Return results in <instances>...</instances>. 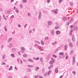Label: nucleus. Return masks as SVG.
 <instances>
[{
    "label": "nucleus",
    "instance_id": "1",
    "mask_svg": "<svg viewBox=\"0 0 78 78\" xmlns=\"http://www.w3.org/2000/svg\"><path fill=\"white\" fill-rule=\"evenodd\" d=\"M54 62H55V60L53 59L49 62V64H53L54 63Z\"/></svg>",
    "mask_w": 78,
    "mask_h": 78
},
{
    "label": "nucleus",
    "instance_id": "2",
    "mask_svg": "<svg viewBox=\"0 0 78 78\" xmlns=\"http://www.w3.org/2000/svg\"><path fill=\"white\" fill-rule=\"evenodd\" d=\"M52 12H54L55 14H57L58 13V9H56L55 10H52Z\"/></svg>",
    "mask_w": 78,
    "mask_h": 78
},
{
    "label": "nucleus",
    "instance_id": "3",
    "mask_svg": "<svg viewBox=\"0 0 78 78\" xmlns=\"http://www.w3.org/2000/svg\"><path fill=\"white\" fill-rule=\"evenodd\" d=\"M72 40L73 42H75V36L74 35H72Z\"/></svg>",
    "mask_w": 78,
    "mask_h": 78
},
{
    "label": "nucleus",
    "instance_id": "4",
    "mask_svg": "<svg viewBox=\"0 0 78 78\" xmlns=\"http://www.w3.org/2000/svg\"><path fill=\"white\" fill-rule=\"evenodd\" d=\"M69 45L71 47H73V45L71 42H69Z\"/></svg>",
    "mask_w": 78,
    "mask_h": 78
},
{
    "label": "nucleus",
    "instance_id": "5",
    "mask_svg": "<svg viewBox=\"0 0 78 78\" xmlns=\"http://www.w3.org/2000/svg\"><path fill=\"white\" fill-rule=\"evenodd\" d=\"M39 15L38 16V19H41V12H39Z\"/></svg>",
    "mask_w": 78,
    "mask_h": 78
},
{
    "label": "nucleus",
    "instance_id": "6",
    "mask_svg": "<svg viewBox=\"0 0 78 78\" xmlns=\"http://www.w3.org/2000/svg\"><path fill=\"white\" fill-rule=\"evenodd\" d=\"M63 20L64 21H66L67 20V18L66 16H64L63 18Z\"/></svg>",
    "mask_w": 78,
    "mask_h": 78
},
{
    "label": "nucleus",
    "instance_id": "7",
    "mask_svg": "<svg viewBox=\"0 0 78 78\" xmlns=\"http://www.w3.org/2000/svg\"><path fill=\"white\" fill-rule=\"evenodd\" d=\"M72 32H73V29H72L70 31L69 34L70 36H71L72 34Z\"/></svg>",
    "mask_w": 78,
    "mask_h": 78
},
{
    "label": "nucleus",
    "instance_id": "8",
    "mask_svg": "<svg viewBox=\"0 0 78 78\" xmlns=\"http://www.w3.org/2000/svg\"><path fill=\"white\" fill-rule=\"evenodd\" d=\"M73 29L74 31H77L78 30V27H74Z\"/></svg>",
    "mask_w": 78,
    "mask_h": 78
},
{
    "label": "nucleus",
    "instance_id": "9",
    "mask_svg": "<svg viewBox=\"0 0 78 78\" xmlns=\"http://www.w3.org/2000/svg\"><path fill=\"white\" fill-rule=\"evenodd\" d=\"M48 25H51V24H52V22H51L50 21H48Z\"/></svg>",
    "mask_w": 78,
    "mask_h": 78
},
{
    "label": "nucleus",
    "instance_id": "10",
    "mask_svg": "<svg viewBox=\"0 0 78 78\" xmlns=\"http://www.w3.org/2000/svg\"><path fill=\"white\" fill-rule=\"evenodd\" d=\"M56 34H60L61 33V32L59 31H57L56 32Z\"/></svg>",
    "mask_w": 78,
    "mask_h": 78
},
{
    "label": "nucleus",
    "instance_id": "11",
    "mask_svg": "<svg viewBox=\"0 0 78 78\" xmlns=\"http://www.w3.org/2000/svg\"><path fill=\"white\" fill-rule=\"evenodd\" d=\"M55 72L56 73L58 72V68H56L55 70Z\"/></svg>",
    "mask_w": 78,
    "mask_h": 78
},
{
    "label": "nucleus",
    "instance_id": "12",
    "mask_svg": "<svg viewBox=\"0 0 78 78\" xmlns=\"http://www.w3.org/2000/svg\"><path fill=\"white\" fill-rule=\"evenodd\" d=\"M64 48L65 50H67V45L66 44L65 45L64 47Z\"/></svg>",
    "mask_w": 78,
    "mask_h": 78
},
{
    "label": "nucleus",
    "instance_id": "13",
    "mask_svg": "<svg viewBox=\"0 0 78 78\" xmlns=\"http://www.w3.org/2000/svg\"><path fill=\"white\" fill-rule=\"evenodd\" d=\"M12 52L13 53H14V52H15V51H16V49H15V48H13L12 49Z\"/></svg>",
    "mask_w": 78,
    "mask_h": 78
},
{
    "label": "nucleus",
    "instance_id": "14",
    "mask_svg": "<svg viewBox=\"0 0 78 78\" xmlns=\"http://www.w3.org/2000/svg\"><path fill=\"white\" fill-rule=\"evenodd\" d=\"M27 72H31V69H27Z\"/></svg>",
    "mask_w": 78,
    "mask_h": 78
},
{
    "label": "nucleus",
    "instance_id": "15",
    "mask_svg": "<svg viewBox=\"0 0 78 78\" xmlns=\"http://www.w3.org/2000/svg\"><path fill=\"white\" fill-rule=\"evenodd\" d=\"M54 31L55 30H54V29H53L51 30V33H52V35L54 34V33H55V32H54Z\"/></svg>",
    "mask_w": 78,
    "mask_h": 78
},
{
    "label": "nucleus",
    "instance_id": "16",
    "mask_svg": "<svg viewBox=\"0 0 78 78\" xmlns=\"http://www.w3.org/2000/svg\"><path fill=\"white\" fill-rule=\"evenodd\" d=\"M73 50H72L70 52V54L71 55L73 54Z\"/></svg>",
    "mask_w": 78,
    "mask_h": 78
},
{
    "label": "nucleus",
    "instance_id": "17",
    "mask_svg": "<svg viewBox=\"0 0 78 78\" xmlns=\"http://www.w3.org/2000/svg\"><path fill=\"white\" fill-rule=\"evenodd\" d=\"M75 57H73V62H75Z\"/></svg>",
    "mask_w": 78,
    "mask_h": 78
},
{
    "label": "nucleus",
    "instance_id": "18",
    "mask_svg": "<svg viewBox=\"0 0 78 78\" xmlns=\"http://www.w3.org/2000/svg\"><path fill=\"white\" fill-rule=\"evenodd\" d=\"M12 46H13V45L12 44H10L9 47V48H11V47H12Z\"/></svg>",
    "mask_w": 78,
    "mask_h": 78
},
{
    "label": "nucleus",
    "instance_id": "19",
    "mask_svg": "<svg viewBox=\"0 0 78 78\" xmlns=\"http://www.w3.org/2000/svg\"><path fill=\"white\" fill-rule=\"evenodd\" d=\"M12 41V38H10L8 40V42H10V41Z\"/></svg>",
    "mask_w": 78,
    "mask_h": 78
},
{
    "label": "nucleus",
    "instance_id": "20",
    "mask_svg": "<svg viewBox=\"0 0 78 78\" xmlns=\"http://www.w3.org/2000/svg\"><path fill=\"white\" fill-rule=\"evenodd\" d=\"M28 61H30V62H33V60L31 59H28Z\"/></svg>",
    "mask_w": 78,
    "mask_h": 78
},
{
    "label": "nucleus",
    "instance_id": "21",
    "mask_svg": "<svg viewBox=\"0 0 78 78\" xmlns=\"http://www.w3.org/2000/svg\"><path fill=\"white\" fill-rule=\"evenodd\" d=\"M15 11L16 12H17V13H19V10H18V9L16 8L15 9Z\"/></svg>",
    "mask_w": 78,
    "mask_h": 78
},
{
    "label": "nucleus",
    "instance_id": "22",
    "mask_svg": "<svg viewBox=\"0 0 78 78\" xmlns=\"http://www.w3.org/2000/svg\"><path fill=\"white\" fill-rule=\"evenodd\" d=\"M12 69V66H10V68L9 69V70H11Z\"/></svg>",
    "mask_w": 78,
    "mask_h": 78
},
{
    "label": "nucleus",
    "instance_id": "23",
    "mask_svg": "<svg viewBox=\"0 0 78 78\" xmlns=\"http://www.w3.org/2000/svg\"><path fill=\"white\" fill-rule=\"evenodd\" d=\"M41 43L42 45H44V42L43 41H42V40L41 41Z\"/></svg>",
    "mask_w": 78,
    "mask_h": 78
},
{
    "label": "nucleus",
    "instance_id": "24",
    "mask_svg": "<svg viewBox=\"0 0 78 78\" xmlns=\"http://www.w3.org/2000/svg\"><path fill=\"white\" fill-rule=\"evenodd\" d=\"M23 56L24 57V58H27V55L26 54H24Z\"/></svg>",
    "mask_w": 78,
    "mask_h": 78
},
{
    "label": "nucleus",
    "instance_id": "25",
    "mask_svg": "<svg viewBox=\"0 0 78 78\" xmlns=\"http://www.w3.org/2000/svg\"><path fill=\"white\" fill-rule=\"evenodd\" d=\"M4 29L5 30V31H7V29L6 28V26H5L4 27Z\"/></svg>",
    "mask_w": 78,
    "mask_h": 78
},
{
    "label": "nucleus",
    "instance_id": "26",
    "mask_svg": "<svg viewBox=\"0 0 78 78\" xmlns=\"http://www.w3.org/2000/svg\"><path fill=\"white\" fill-rule=\"evenodd\" d=\"M59 27H55V30H58V29H59Z\"/></svg>",
    "mask_w": 78,
    "mask_h": 78
},
{
    "label": "nucleus",
    "instance_id": "27",
    "mask_svg": "<svg viewBox=\"0 0 78 78\" xmlns=\"http://www.w3.org/2000/svg\"><path fill=\"white\" fill-rule=\"evenodd\" d=\"M27 67H33V65H28L27 66Z\"/></svg>",
    "mask_w": 78,
    "mask_h": 78
},
{
    "label": "nucleus",
    "instance_id": "28",
    "mask_svg": "<svg viewBox=\"0 0 78 78\" xmlns=\"http://www.w3.org/2000/svg\"><path fill=\"white\" fill-rule=\"evenodd\" d=\"M44 71H45V68H43V69H42V73H44Z\"/></svg>",
    "mask_w": 78,
    "mask_h": 78
},
{
    "label": "nucleus",
    "instance_id": "29",
    "mask_svg": "<svg viewBox=\"0 0 78 78\" xmlns=\"http://www.w3.org/2000/svg\"><path fill=\"white\" fill-rule=\"evenodd\" d=\"M39 68L38 67H37L36 69H35V70L36 71H37V70H39Z\"/></svg>",
    "mask_w": 78,
    "mask_h": 78
},
{
    "label": "nucleus",
    "instance_id": "30",
    "mask_svg": "<svg viewBox=\"0 0 78 78\" xmlns=\"http://www.w3.org/2000/svg\"><path fill=\"white\" fill-rule=\"evenodd\" d=\"M11 55L12 57V58H14V57L15 56L14 54H12Z\"/></svg>",
    "mask_w": 78,
    "mask_h": 78
},
{
    "label": "nucleus",
    "instance_id": "31",
    "mask_svg": "<svg viewBox=\"0 0 78 78\" xmlns=\"http://www.w3.org/2000/svg\"><path fill=\"white\" fill-rule=\"evenodd\" d=\"M5 13L6 14H9V11H6L5 12Z\"/></svg>",
    "mask_w": 78,
    "mask_h": 78
},
{
    "label": "nucleus",
    "instance_id": "32",
    "mask_svg": "<svg viewBox=\"0 0 78 78\" xmlns=\"http://www.w3.org/2000/svg\"><path fill=\"white\" fill-rule=\"evenodd\" d=\"M62 1H63V0H59L58 2H59V3H61V2H62Z\"/></svg>",
    "mask_w": 78,
    "mask_h": 78
},
{
    "label": "nucleus",
    "instance_id": "33",
    "mask_svg": "<svg viewBox=\"0 0 78 78\" xmlns=\"http://www.w3.org/2000/svg\"><path fill=\"white\" fill-rule=\"evenodd\" d=\"M27 0H23V3H27Z\"/></svg>",
    "mask_w": 78,
    "mask_h": 78
},
{
    "label": "nucleus",
    "instance_id": "34",
    "mask_svg": "<svg viewBox=\"0 0 78 78\" xmlns=\"http://www.w3.org/2000/svg\"><path fill=\"white\" fill-rule=\"evenodd\" d=\"M3 17H4V19L5 20H7L6 18L5 17V15L3 14Z\"/></svg>",
    "mask_w": 78,
    "mask_h": 78
},
{
    "label": "nucleus",
    "instance_id": "35",
    "mask_svg": "<svg viewBox=\"0 0 78 78\" xmlns=\"http://www.w3.org/2000/svg\"><path fill=\"white\" fill-rule=\"evenodd\" d=\"M57 42V41H55V42H54V43H53L52 44V45H55V44H56V43Z\"/></svg>",
    "mask_w": 78,
    "mask_h": 78
},
{
    "label": "nucleus",
    "instance_id": "36",
    "mask_svg": "<svg viewBox=\"0 0 78 78\" xmlns=\"http://www.w3.org/2000/svg\"><path fill=\"white\" fill-rule=\"evenodd\" d=\"M52 56H53V57H54V58H57V57L56 56V55H52Z\"/></svg>",
    "mask_w": 78,
    "mask_h": 78
},
{
    "label": "nucleus",
    "instance_id": "37",
    "mask_svg": "<svg viewBox=\"0 0 78 78\" xmlns=\"http://www.w3.org/2000/svg\"><path fill=\"white\" fill-rule=\"evenodd\" d=\"M24 48H24L22 47L21 48L22 51H24V50H25V49H24Z\"/></svg>",
    "mask_w": 78,
    "mask_h": 78
},
{
    "label": "nucleus",
    "instance_id": "38",
    "mask_svg": "<svg viewBox=\"0 0 78 78\" xmlns=\"http://www.w3.org/2000/svg\"><path fill=\"white\" fill-rule=\"evenodd\" d=\"M48 39V37H45L44 40H47V39Z\"/></svg>",
    "mask_w": 78,
    "mask_h": 78
},
{
    "label": "nucleus",
    "instance_id": "39",
    "mask_svg": "<svg viewBox=\"0 0 78 78\" xmlns=\"http://www.w3.org/2000/svg\"><path fill=\"white\" fill-rule=\"evenodd\" d=\"M50 66L51 67H53V64H50Z\"/></svg>",
    "mask_w": 78,
    "mask_h": 78
},
{
    "label": "nucleus",
    "instance_id": "40",
    "mask_svg": "<svg viewBox=\"0 0 78 78\" xmlns=\"http://www.w3.org/2000/svg\"><path fill=\"white\" fill-rule=\"evenodd\" d=\"M59 55H64V53L62 52L60 53Z\"/></svg>",
    "mask_w": 78,
    "mask_h": 78
},
{
    "label": "nucleus",
    "instance_id": "41",
    "mask_svg": "<svg viewBox=\"0 0 78 78\" xmlns=\"http://www.w3.org/2000/svg\"><path fill=\"white\" fill-rule=\"evenodd\" d=\"M35 16H37V12H35Z\"/></svg>",
    "mask_w": 78,
    "mask_h": 78
},
{
    "label": "nucleus",
    "instance_id": "42",
    "mask_svg": "<svg viewBox=\"0 0 78 78\" xmlns=\"http://www.w3.org/2000/svg\"><path fill=\"white\" fill-rule=\"evenodd\" d=\"M70 28L72 29L73 28V26L71 25L70 26Z\"/></svg>",
    "mask_w": 78,
    "mask_h": 78
},
{
    "label": "nucleus",
    "instance_id": "43",
    "mask_svg": "<svg viewBox=\"0 0 78 78\" xmlns=\"http://www.w3.org/2000/svg\"><path fill=\"white\" fill-rule=\"evenodd\" d=\"M20 63L21 64H22L23 63V61H22V60H20Z\"/></svg>",
    "mask_w": 78,
    "mask_h": 78
},
{
    "label": "nucleus",
    "instance_id": "44",
    "mask_svg": "<svg viewBox=\"0 0 78 78\" xmlns=\"http://www.w3.org/2000/svg\"><path fill=\"white\" fill-rule=\"evenodd\" d=\"M72 73H73L74 75H75L76 74V73L75 71H73Z\"/></svg>",
    "mask_w": 78,
    "mask_h": 78
},
{
    "label": "nucleus",
    "instance_id": "45",
    "mask_svg": "<svg viewBox=\"0 0 78 78\" xmlns=\"http://www.w3.org/2000/svg\"><path fill=\"white\" fill-rule=\"evenodd\" d=\"M47 2L48 3H50V0H47Z\"/></svg>",
    "mask_w": 78,
    "mask_h": 78
},
{
    "label": "nucleus",
    "instance_id": "46",
    "mask_svg": "<svg viewBox=\"0 0 78 78\" xmlns=\"http://www.w3.org/2000/svg\"><path fill=\"white\" fill-rule=\"evenodd\" d=\"M51 66H49L48 67V69H49V70H50V69H51Z\"/></svg>",
    "mask_w": 78,
    "mask_h": 78
},
{
    "label": "nucleus",
    "instance_id": "47",
    "mask_svg": "<svg viewBox=\"0 0 78 78\" xmlns=\"http://www.w3.org/2000/svg\"><path fill=\"white\" fill-rule=\"evenodd\" d=\"M70 5L71 6H73V3H70Z\"/></svg>",
    "mask_w": 78,
    "mask_h": 78
},
{
    "label": "nucleus",
    "instance_id": "48",
    "mask_svg": "<svg viewBox=\"0 0 78 78\" xmlns=\"http://www.w3.org/2000/svg\"><path fill=\"white\" fill-rule=\"evenodd\" d=\"M39 57H37L36 58V60L37 61V60H39Z\"/></svg>",
    "mask_w": 78,
    "mask_h": 78
},
{
    "label": "nucleus",
    "instance_id": "49",
    "mask_svg": "<svg viewBox=\"0 0 78 78\" xmlns=\"http://www.w3.org/2000/svg\"><path fill=\"white\" fill-rule=\"evenodd\" d=\"M5 55H3L2 56V59H5Z\"/></svg>",
    "mask_w": 78,
    "mask_h": 78
},
{
    "label": "nucleus",
    "instance_id": "50",
    "mask_svg": "<svg viewBox=\"0 0 78 78\" xmlns=\"http://www.w3.org/2000/svg\"><path fill=\"white\" fill-rule=\"evenodd\" d=\"M69 58V57L68 56V55H67V56H66V59H67L68 58Z\"/></svg>",
    "mask_w": 78,
    "mask_h": 78
},
{
    "label": "nucleus",
    "instance_id": "51",
    "mask_svg": "<svg viewBox=\"0 0 78 78\" xmlns=\"http://www.w3.org/2000/svg\"><path fill=\"white\" fill-rule=\"evenodd\" d=\"M27 26H28V24H26L24 26V28H26V27H27Z\"/></svg>",
    "mask_w": 78,
    "mask_h": 78
},
{
    "label": "nucleus",
    "instance_id": "52",
    "mask_svg": "<svg viewBox=\"0 0 78 78\" xmlns=\"http://www.w3.org/2000/svg\"><path fill=\"white\" fill-rule=\"evenodd\" d=\"M39 78H44V77H42L41 76H39Z\"/></svg>",
    "mask_w": 78,
    "mask_h": 78
},
{
    "label": "nucleus",
    "instance_id": "53",
    "mask_svg": "<svg viewBox=\"0 0 78 78\" xmlns=\"http://www.w3.org/2000/svg\"><path fill=\"white\" fill-rule=\"evenodd\" d=\"M20 8H23L22 5L21 4L20 5Z\"/></svg>",
    "mask_w": 78,
    "mask_h": 78
},
{
    "label": "nucleus",
    "instance_id": "54",
    "mask_svg": "<svg viewBox=\"0 0 78 78\" xmlns=\"http://www.w3.org/2000/svg\"><path fill=\"white\" fill-rule=\"evenodd\" d=\"M31 31H32L31 30H29V33L31 34Z\"/></svg>",
    "mask_w": 78,
    "mask_h": 78
},
{
    "label": "nucleus",
    "instance_id": "55",
    "mask_svg": "<svg viewBox=\"0 0 78 78\" xmlns=\"http://www.w3.org/2000/svg\"><path fill=\"white\" fill-rule=\"evenodd\" d=\"M44 13H47V12L45 11H44Z\"/></svg>",
    "mask_w": 78,
    "mask_h": 78
},
{
    "label": "nucleus",
    "instance_id": "56",
    "mask_svg": "<svg viewBox=\"0 0 78 78\" xmlns=\"http://www.w3.org/2000/svg\"><path fill=\"white\" fill-rule=\"evenodd\" d=\"M30 14H30V13H28V15L29 16H30Z\"/></svg>",
    "mask_w": 78,
    "mask_h": 78
},
{
    "label": "nucleus",
    "instance_id": "57",
    "mask_svg": "<svg viewBox=\"0 0 78 78\" xmlns=\"http://www.w3.org/2000/svg\"><path fill=\"white\" fill-rule=\"evenodd\" d=\"M0 10L1 11H3V9H2V8H1L0 9Z\"/></svg>",
    "mask_w": 78,
    "mask_h": 78
},
{
    "label": "nucleus",
    "instance_id": "58",
    "mask_svg": "<svg viewBox=\"0 0 78 78\" xmlns=\"http://www.w3.org/2000/svg\"><path fill=\"white\" fill-rule=\"evenodd\" d=\"M56 25L57 26H58V27L59 26V25H58V23H56Z\"/></svg>",
    "mask_w": 78,
    "mask_h": 78
},
{
    "label": "nucleus",
    "instance_id": "59",
    "mask_svg": "<svg viewBox=\"0 0 78 78\" xmlns=\"http://www.w3.org/2000/svg\"><path fill=\"white\" fill-rule=\"evenodd\" d=\"M3 64H2V65H6V63L5 62H3Z\"/></svg>",
    "mask_w": 78,
    "mask_h": 78
},
{
    "label": "nucleus",
    "instance_id": "60",
    "mask_svg": "<svg viewBox=\"0 0 78 78\" xmlns=\"http://www.w3.org/2000/svg\"><path fill=\"white\" fill-rule=\"evenodd\" d=\"M46 75H47V73H45L44 74V76H46Z\"/></svg>",
    "mask_w": 78,
    "mask_h": 78
},
{
    "label": "nucleus",
    "instance_id": "61",
    "mask_svg": "<svg viewBox=\"0 0 78 78\" xmlns=\"http://www.w3.org/2000/svg\"><path fill=\"white\" fill-rule=\"evenodd\" d=\"M18 27H19V28H20V27H21V26H20V25L19 24V25H18Z\"/></svg>",
    "mask_w": 78,
    "mask_h": 78
},
{
    "label": "nucleus",
    "instance_id": "62",
    "mask_svg": "<svg viewBox=\"0 0 78 78\" xmlns=\"http://www.w3.org/2000/svg\"><path fill=\"white\" fill-rule=\"evenodd\" d=\"M18 54L19 55H20V52H18Z\"/></svg>",
    "mask_w": 78,
    "mask_h": 78
},
{
    "label": "nucleus",
    "instance_id": "63",
    "mask_svg": "<svg viewBox=\"0 0 78 78\" xmlns=\"http://www.w3.org/2000/svg\"><path fill=\"white\" fill-rule=\"evenodd\" d=\"M13 17H14V15H12L11 17V18H13Z\"/></svg>",
    "mask_w": 78,
    "mask_h": 78
},
{
    "label": "nucleus",
    "instance_id": "64",
    "mask_svg": "<svg viewBox=\"0 0 78 78\" xmlns=\"http://www.w3.org/2000/svg\"><path fill=\"white\" fill-rule=\"evenodd\" d=\"M15 33V31L12 33V34H14Z\"/></svg>",
    "mask_w": 78,
    "mask_h": 78
}]
</instances>
